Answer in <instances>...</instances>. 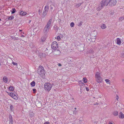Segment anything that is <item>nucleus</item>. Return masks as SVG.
I'll use <instances>...</instances> for the list:
<instances>
[{
  "label": "nucleus",
  "mask_w": 124,
  "mask_h": 124,
  "mask_svg": "<svg viewBox=\"0 0 124 124\" xmlns=\"http://www.w3.org/2000/svg\"><path fill=\"white\" fill-rule=\"evenodd\" d=\"M124 19V17H122L120 18L119 20H120L122 21Z\"/></svg>",
  "instance_id": "58836bf2"
},
{
  "label": "nucleus",
  "mask_w": 124,
  "mask_h": 124,
  "mask_svg": "<svg viewBox=\"0 0 124 124\" xmlns=\"http://www.w3.org/2000/svg\"><path fill=\"white\" fill-rule=\"evenodd\" d=\"M49 7L48 5L46 6L44 9V10L46 12H47L49 10Z\"/></svg>",
  "instance_id": "ddd939ff"
},
{
  "label": "nucleus",
  "mask_w": 124,
  "mask_h": 124,
  "mask_svg": "<svg viewBox=\"0 0 124 124\" xmlns=\"http://www.w3.org/2000/svg\"><path fill=\"white\" fill-rule=\"evenodd\" d=\"M31 85L32 86H34L35 85V83L34 81H33L31 83Z\"/></svg>",
  "instance_id": "412c9836"
},
{
  "label": "nucleus",
  "mask_w": 124,
  "mask_h": 124,
  "mask_svg": "<svg viewBox=\"0 0 124 124\" xmlns=\"http://www.w3.org/2000/svg\"><path fill=\"white\" fill-rule=\"evenodd\" d=\"M38 12H39V15H40V14H41V11H40V9H39V10H38Z\"/></svg>",
  "instance_id": "de8ad7c7"
},
{
  "label": "nucleus",
  "mask_w": 124,
  "mask_h": 124,
  "mask_svg": "<svg viewBox=\"0 0 124 124\" xmlns=\"http://www.w3.org/2000/svg\"><path fill=\"white\" fill-rule=\"evenodd\" d=\"M101 27L102 29H104L106 27V26L105 24H103L101 26Z\"/></svg>",
  "instance_id": "6ab92c4d"
},
{
  "label": "nucleus",
  "mask_w": 124,
  "mask_h": 124,
  "mask_svg": "<svg viewBox=\"0 0 124 124\" xmlns=\"http://www.w3.org/2000/svg\"><path fill=\"white\" fill-rule=\"evenodd\" d=\"M47 13H43L42 14V18H44L46 16L47 14Z\"/></svg>",
  "instance_id": "393cba45"
},
{
  "label": "nucleus",
  "mask_w": 124,
  "mask_h": 124,
  "mask_svg": "<svg viewBox=\"0 0 124 124\" xmlns=\"http://www.w3.org/2000/svg\"><path fill=\"white\" fill-rule=\"evenodd\" d=\"M121 57L122 58L124 57V53H122L121 54Z\"/></svg>",
  "instance_id": "e433bc0d"
},
{
  "label": "nucleus",
  "mask_w": 124,
  "mask_h": 124,
  "mask_svg": "<svg viewBox=\"0 0 124 124\" xmlns=\"http://www.w3.org/2000/svg\"><path fill=\"white\" fill-rule=\"evenodd\" d=\"M46 37L44 36H43L41 38V40L42 41L44 42L46 40Z\"/></svg>",
  "instance_id": "aec40b11"
},
{
  "label": "nucleus",
  "mask_w": 124,
  "mask_h": 124,
  "mask_svg": "<svg viewBox=\"0 0 124 124\" xmlns=\"http://www.w3.org/2000/svg\"><path fill=\"white\" fill-rule=\"evenodd\" d=\"M33 91L34 93H35L36 91V89H33Z\"/></svg>",
  "instance_id": "a18cd8bd"
},
{
  "label": "nucleus",
  "mask_w": 124,
  "mask_h": 124,
  "mask_svg": "<svg viewBox=\"0 0 124 124\" xmlns=\"http://www.w3.org/2000/svg\"><path fill=\"white\" fill-rule=\"evenodd\" d=\"M100 73L98 72H96L95 74V78H98L99 77H101L100 76Z\"/></svg>",
  "instance_id": "f8f14e48"
},
{
  "label": "nucleus",
  "mask_w": 124,
  "mask_h": 124,
  "mask_svg": "<svg viewBox=\"0 0 124 124\" xmlns=\"http://www.w3.org/2000/svg\"><path fill=\"white\" fill-rule=\"evenodd\" d=\"M14 17L13 16H12L9 17H8L7 18L8 20H12L14 18Z\"/></svg>",
  "instance_id": "a211bd4d"
},
{
  "label": "nucleus",
  "mask_w": 124,
  "mask_h": 124,
  "mask_svg": "<svg viewBox=\"0 0 124 124\" xmlns=\"http://www.w3.org/2000/svg\"><path fill=\"white\" fill-rule=\"evenodd\" d=\"M74 23L73 22H71L70 24V26L71 27H73L74 26Z\"/></svg>",
  "instance_id": "f704fd0d"
},
{
  "label": "nucleus",
  "mask_w": 124,
  "mask_h": 124,
  "mask_svg": "<svg viewBox=\"0 0 124 124\" xmlns=\"http://www.w3.org/2000/svg\"><path fill=\"white\" fill-rule=\"evenodd\" d=\"M81 3H78L76 5V6L77 7H78L80 5H81Z\"/></svg>",
  "instance_id": "4c0bfd02"
},
{
  "label": "nucleus",
  "mask_w": 124,
  "mask_h": 124,
  "mask_svg": "<svg viewBox=\"0 0 124 124\" xmlns=\"http://www.w3.org/2000/svg\"><path fill=\"white\" fill-rule=\"evenodd\" d=\"M89 53L90 54H93L94 53V51L93 49H90L89 50Z\"/></svg>",
  "instance_id": "cd10ccee"
},
{
  "label": "nucleus",
  "mask_w": 124,
  "mask_h": 124,
  "mask_svg": "<svg viewBox=\"0 0 124 124\" xmlns=\"http://www.w3.org/2000/svg\"><path fill=\"white\" fill-rule=\"evenodd\" d=\"M82 87H81V88ZM80 90H81V88L80 89Z\"/></svg>",
  "instance_id": "e2e57ef3"
},
{
  "label": "nucleus",
  "mask_w": 124,
  "mask_h": 124,
  "mask_svg": "<svg viewBox=\"0 0 124 124\" xmlns=\"http://www.w3.org/2000/svg\"><path fill=\"white\" fill-rule=\"evenodd\" d=\"M108 3V0H102L101 3L99 5L97 9L98 10H101L103 8L104 6H107Z\"/></svg>",
  "instance_id": "f257e3e1"
},
{
  "label": "nucleus",
  "mask_w": 124,
  "mask_h": 124,
  "mask_svg": "<svg viewBox=\"0 0 124 124\" xmlns=\"http://www.w3.org/2000/svg\"><path fill=\"white\" fill-rule=\"evenodd\" d=\"M19 31L20 32H21L22 31V30H19Z\"/></svg>",
  "instance_id": "6e6d98bb"
},
{
  "label": "nucleus",
  "mask_w": 124,
  "mask_h": 124,
  "mask_svg": "<svg viewBox=\"0 0 124 124\" xmlns=\"http://www.w3.org/2000/svg\"><path fill=\"white\" fill-rule=\"evenodd\" d=\"M82 22L80 21V23H78V25L79 26H81L82 25Z\"/></svg>",
  "instance_id": "c9c22d12"
},
{
  "label": "nucleus",
  "mask_w": 124,
  "mask_h": 124,
  "mask_svg": "<svg viewBox=\"0 0 124 124\" xmlns=\"http://www.w3.org/2000/svg\"><path fill=\"white\" fill-rule=\"evenodd\" d=\"M58 65L59 66H62V65L60 63H58Z\"/></svg>",
  "instance_id": "8fccbe9b"
},
{
  "label": "nucleus",
  "mask_w": 124,
  "mask_h": 124,
  "mask_svg": "<svg viewBox=\"0 0 124 124\" xmlns=\"http://www.w3.org/2000/svg\"><path fill=\"white\" fill-rule=\"evenodd\" d=\"M109 5L111 6H114L116 3V0H108Z\"/></svg>",
  "instance_id": "423d86ee"
},
{
  "label": "nucleus",
  "mask_w": 124,
  "mask_h": 124,
  "mask_svg": "<svg viewBox=\"0 0 124 124\" xmlns=\"http://www.w3.org/2000/svg\"><path fill=\"white\" fill-rule=\"evenodd\" d=\"M75 109H76V108H75Z\"/></svg>",
  "instance_id": "052dcab7"
},
{
  "label": "nucleus",
  "mask_w": 124,
  "mask_h": 124,
  "mask_svg": "<svg viewBox=\"0 0 124 124\" xmlns=\"http://www.w3.org/2000/svg\"><path fill=\"white\" fill-rule=\"evenodd\" d=\"M79 85L80 86H81V85H82L83 86V85H85V84L84 83L82 82L81 81H79Z\"/></svg>",
  "instance_id": "5701e85b"
},
{
  "label": "nucleus",
  "mask_w": 124,
  "mask_h": 124,
  "mask_svg": "<svg viewBox=\"0 0 124 124\" xmlns=\"http://www.w3.org/2000/svg\"><path fill=\"white\" fill-rule=\"evenodd\" d=\"M12 10L11 13L12 14L14 13L16 11V10L15 8H13L12 9Z\"/></svg>",
  "instance_id": "7c9ffc66"
},
{
  "label": "nucleus",
  "mask_w": 124,
  "mask_h": 124,
  "mask_svg": "<svg viewBox=\"0 0 124 124\" xmlns=\"http://www.w3.org/2000/svg\"><path fill=\"white\" fill-rule=\"evenodd\" d=\"M9 124H13V120L12 116L11 115H9Z\"/></svg>",
  "instance_id": "1a4fd4ad"
},
{
  "label": "nucleus",
  "mask_w": 124,
  "mask_h": 124,
  "mask_svg": "<svg viewBox=\"0 0 124 124\" xmlns=\"http://www.w3.org/2000/svg\"><path fill=\"white\" fill-rule=\"evenodd\" d=\"M97 35V32L96 31H94L92 32L91 35L92 37H95Z\"/></svg>",
  "instance_id": "9b49d317"
},
{
  "label": "nucleus",
  "mask_w": 124,
  "mask_h": 124,
  "mask_svg": "<svg viewBox=\"0 0 124 124\" xmlns=\"http://www.w3.org/2000/svg\"><path fill=\"white\" fill-rule=\"evenodd\" d=\"M23 11H21L20 12L19 14L20 15H23Z\"/></svg>",
  "instance_id": "c03bdc74"
},
{
  "label": "nucleus",
  "mask_w": 124,
  "mask_h": 124,
  "mask_svg": "<svg viewBox=\"0 0 124 124\" xmlns=\"http://www.w3.org/2000/svg\"><path fill=\"white\" fill-rule=\"evenodd\" d=\"M109 124H113V123L112 122H110L109 123Z\"/></svg>",
  "instance_id": "864d4df0"
},
{
  "label": "nucleus",
  "mask_w": 124,
  "mask_h": 124,
  "mask_svg": "<svg viewBox=\"0 0 124 124\" xmlns=\"http://www.w3.org/2000/svg\"><path fill=\"white\" fill-rule=\"evenodd\" d=\"M86 90L87 91H89V88H88V87H86Z\"/></svg>",
  "instance_id": "09e8293b"
},
{
  "label": "nucleus",
  "mask_w": 124,
  "mask_h": 124,
  "mask_svg": "<svg viewBox=\"0 0 124 124\" xmlns=\"http://www.w3.org/2000/svg\"><path fill=\"white\" fill-rule=\"evenodd\" d=\"M23 33V34H24V32H21V34H22V33Z\"/></svg>",
  "instance_id": "4d7b16f0"
},
{
  "label": "nucleus",
  "mask_w": 124,
  "mask_h": 124,
  "mask_svg": "<svg viewBox=\"0 0 124 124\" xmlns=\"http://www.w3.org/2000/svg\"><path fill=\"white\" fill-rule=\"evenodd\" d=\"M9 89V90L11 91H13L14 90V87H13L10 86Z\"/></svg>",
  "instance_id": "c85d7f7f"
},
{
  "label": "nucleus",
  "mask_w": 124,
  "mask_h": 124,
  "mask_svg": "<svg viewBox=\"0 0 124 124\" xmlns=\"http://www.w3.org/2000/svg\"><path fill=\"white\" fill-rule=\"evenodd\" d=\"M105 81L107 84H109L110 83L109 82L110 80L108 79H106L105 80Z\"/></svg>",
  "instance_id": "2f4dec72"
},
{
  "label": "nucleus",
  "mask_w": 124,
  "mask_h": 124,
  "mask_svg": "<svg viewBox=\"0 0 124 124\" xmlns=\"http://www.w3.org/2000/svg\"><path fill=\"white\" fill-rule=\"evenodd\" d=\"M50 8H51V9H53V7H50Z\"/></svg>",
  "instance_id": "5fc2aeb1"
},
{
  "label": "nucleus",
  "mask_w": 124,
  "mask_h": 124,
  "mask_svg": "<svg viewBox=\"0 0 124 124\" xmlns=\"http://www.w3.org/2000/svg\"><path fill=\"white\" fill-rule=\"evenodd\" d=\"M116 40L117 41V44L118 45L120 44L121 43V41L120 38H117Z\"/></svg>",
  "instance_id": "dca6fc26"
},
{
  "label": "nucleus",
  "mask_w": 124,
  "mask_h": 124,
  "mask_svg": "<svg viewBox=\"0 0 124 124\" xmlns=\"http://www.w3.org/2000/svg\"><path fill=\"white\" fill-rule=\"evenodd\" d=\"M43 124H49V122H46Z\"/></svg>",
  "instance_id": "49530a36"
},
{
  "label": "nucleus",
  "mask_w": 124,
  "mask_h": 124,
  "mask_svg": "<svg viewBox=\"0 0 124 124\" xmlns=\"http://www.w3.org/2000/svg\"><path fill=\"white\" fill-rule=\"evenodd\" d=\"M43 13H47V12H46V11H44V10H43Z\"/></svg>",
  "instance_id": "603ef678"
},
{
  "label": "nucleus",
  "mask_w": 124,
  "mask_h": 124,
  "mask_svg": "<svg viewBox=\"0 0 124 124\" xmlns=\"http://www.w3.org/2000/svg\"><path fill=\"white\" fill-rule=\"evenodd\" d=\"M3 81L6 82L7 83L8 81V79L6 77H4L3 78Z\"/></svg>",
  "instance_id": "f3484780"
},
{
  "label": "nucleus",
  "mask_w": 124,
  "mask_h": 124,
  "mask_svg": "<svg viewBox=\"0 0 124 124\" xmlns=\"http://www.w3.org/2000/svg\"><path fill=\"white\" fill-rule=\"evenodd\" d=\"M52 87L51 85L49 83H46L44 85V88L46 91H49Z\"/></svg>",
  "instance_id": "20e7f679"
},
{
  "label": "nucleus",
  "mask_w": 124,
  "mask_h": 124,
  "mask_svg": "<svg viewBox=\"0 0 124 124\" xmlns=\"http://www.w3.org/2000/svg\"><path fill=\"white\" fill-rule=\"evenodd\" d=\"M10 108L11 111H13L14 110L13 106L12 105H11L10 106Z\"/></svg>",
  "instance_id": "b1692460"
},
{
  "label": "nucleus",
  "mask_w": 124,
  "mask_h": 124,
  "mask_svg": "<svg viewBox=\"0 0 124 124\" xmlns=\"http://www.w3.org/2000/svg\"><path fill=\"white\" fill-rule=\"evenodd\" d=\"M112 114L114 116H117L118 114V112L117 111H114L112 113Z\"/></svg>",
  "instance_id": "2eb2a0df"
},
{
  "label": "nucleus",
  "mask_w": 124,
  "mask_h": 124,
  "mask_svg": "<svg viewBox=\"0 0 124 124\" xmlns=\"http://www.w3.org/2000/svg\"><path fill=\"white\" fill-rule=\"evenodd\" d=\"M9 94H8V95H10L12 97H13L14 96V95L15 94L14 93H9Z\"/></svg>",
  "instance_id": "4be33fe9"
},
{
  "label": "nucleus",
  "mask_w": 124,
  "mask_h": 124,
  "mask_svg": "<svg viewBox=\"0 0 124 124\" xmlns=\"http://www.w3.org/2000/svg\"><path fill=\"white\" fill-rule=\"evenodd\" d=\"M52 51L49 49L46 48V50H45V52L46 53L50 54L52 52Z\"/></svg>",
  "instance_id": "0eeeda50"
},
{
  "label": "nucleus",
  "mask_w": 124,
  "mask_h": 124,
  "mask_svg": "<svg viewBox=\"0 0 124 124\" xmlns=\"http://www.w3.org/2000/svg\"><path fill=\"white\" fill-rule=\"evenodd\" d=\"M58 47V46L56 42L54 41L52 43L51 45V47L53 50H56Z\"/></svg>",
  "instance_id": "39448f33"
},
{
  "label": "nucleus",
  "mask_w": 124,
  "mask_h": 124,
  "mask_svg": "<svg viewBox=\"0 0 124 124\" xmlns=\"http://www.w3.org/2000/svg\"><path fill=\"white\" fill-rule=\"evenodd\" d=\"M11 38L15 40H17L18 39V38H16L14 37H11Z\"/></svg>",
  "instance_id": "473e14b6"
},
{
  "label": "nucleus",
  "mask_w": 124,
  "mask_h": 124,
  "mask_svg": "<svg viewBox=\"0 0 124 124\" xmlns=\"http://www.w3.org/2000/svg\"><path fill=\"white\" fill-rule=\"evenodd\" d=\"M122 81H124V79H123L122 80Z\"/></svg>",
  "instance_id": "13d9d810"
},
{
  "label": "nucleus",
  "mask_w": 124,
  "mask_h": 124,
  "mask_svg": "<svg viewBox=\"0 0 124 124\" xmlns=\"http://www.w3.org/2000/svg\"><path fill=\"white\" fill-rule=\"evenodd\" d=\"M96 81L98 83H101L102 81V79L101 77L98 78H96Z\"/></svg>",
  "instance_id": "6e6552de"
},
{
  "label": "nucleus",
  "mask_w": 124,
  "mask_h": 124,
  "mask_svg": "<svg viewBox=\"0 0 124 124\" xmlns=\"http://www.w3.org/2000/svg\"><path fill=\"white\" fill-rule=\"evenodd\" d=\"M61 38L59 36H58L57 37V39L58 40H60Z\"/></svg>",
  "instance_id": "ea45409f"
},
{
  "label": "nucleus",
  "mask_w": 124,
  "mask_h": 124,
  "mask_svg": "<svg viewBox=\"0 0 124 124\" xmlns=\"http://www.w3.org/2000/svg\"><path fill=\"white\" fill-rule=\"evenodd\" d=\"M55 54L56 55H60L61 53V52L60 50H56H56H55Z\"/></svg>",
  "instance_id": "4468645a"
},
{
  "label": "nucleus",
  "mask_w": 124,
  "mask_h": 124,
  "mask_svg": "<svg viewBox=\"0 0 124 124\" xmlns=\"http://www.w3.org/2000/svg\"><path fill=\"white\" fill-rule=\"evenodd\" d=\"M52 19H50L46 25L45 27L43 30V31L45 33H47L49 31L50 28V26L52 22Z\"/></svg>",
  "instance_id": "7ed1b4c3"
},
{
  "label": "nucleus",
  "mask_w": 124,
  "mask_h": 124,
  "mask_svg": "<svg viewBox=\"0 0 124 124\" xmlns=\"http://www.w3.org/2000/svg\"><path fill=\"white\" fill-rule=\"evenodd\" d=\"M23 16H24V15H25L27 14V13L26 12H23Z\"/></svg>",
  "instance_id": "79ce46f5"
},
{
  "label": "nucleus",
  "mask_w": 124,
  "mask_h": 124,
  "mask_svg": "<svg viewBox=\"0 0 124 124\" xmlns=\"http://www.w3.org/2000/svg\"><path fill=\"white\" fill-rule=\"evenodd\" d=\"M119 117L120 118L123 119L124 118V115L122 112H120L119 114Z\"/></svg>",
  "instance_id": "9d476101"
},
{
  "label": "nucleus",
  "mask_w": 124,
  "mask_h": 124,
  "mask_svg": "<svg viewBox=\"0 0 124 124\" xmlns=\"http://www.w3.org/2000/svg\"><path fill=\"white\" fill-rule=\"evenodd\" d=\"M65 43L63 41L60 42V45L62 46H63L65 45Z\"/></svg>",
  "instance_id": "bb28decb"
},
{
  "label": "nucleus",
  "mask_w": 124,
  "mask_h": 124,
  "mask_svg": "<svg viewBox=\"0 0 124 124\" xmlns=\"http://www.w3.org/2000/svg\"><path fill=\"white\" fill-rule=\"evenodd\" d=\"M99 104V103L97 102H96L95 104H94V105H98Z\"/></svg>",
  "instance_id": "3c124183"
},
{
  "label": "nucleus",
  "mask_w": 124,
  "mask_h": 124,
  "mask_svg": "<svg viewBox=\"0 0 124 124\" xmlns=\"http://www.w3.org/2000/svg\"><path fill=\"white\" fill-rule=\"evenodd\" d=\"M12 64L14 65H16V66H17V65H18L17 63H16V62H12Z\"/></svg>",
  "instance_id": "a19ab883"
},
{
  "label": "nucleus",
  "mask_w": 124,
  "mask_h": 124,
  "mask_svg": "<svg viewBox=\"0 0 124 124\" xmlns=\"http://www.w3.org/2000/svg\"><path fill=\"white\" fill-rule=\"evenodd\" d=\"M84 82V83H86L87 82V80L86 78L85 77L83 79Z\"/></svg>",
  "instance_id": "c756f323"
},
{
  "label": "nucleus",
  "mask_w": 124,
  "mask_h": 124,
  "mask_svg": "<svg viewBox=\"0 0 124 124\" xmlns=\"http://www.w3.org/2000/svg\"><path fill=\"white\" fill-rule=\"evenodd\" d=\"M116 99L118 100V98H119V97L118 95H116Z\"/></svg>",
  "instance_id": "37998d69"
},
{
  "label": "nucleus",
  "mask_w": 124,
  "mask_h": 124,
  "mask_svg": "<svg viewBox=\"0 0 124 124\" xmlns=\"http://www.w3.org/2000/svg\"><path fill=\"white\" fill-rule=\"evenodd\" d=\"M54 30L56 31H57L58 30V29L57 28V26L56 25H55L54 26Z\"/></svg>",
  "instance_id": "a878e982"
},
{
  "label": "nucleus",
  "mask_w": 124,
  "mask_h": 124,
  "mask_svg": "<svg viewBox=\"0 0 124 124\" xmlns=\"http://www.w3.org/2000/svg\"><path fill=\"white\" fill-rule=\"evenodd\" d=\"M21 37H24V36L23 35H22L21 36Z\"/></svg>",
  "instance_id": "bf43d9fd"
},
{
  "label": "nucleus",
  "mask_w": 124,
  "mask_h": 124,
  "mask_svg": "<svg viewBox=\"0 0 124 124\" xmlns=\"http://www.w3.org/2000/svg\"><path fill=\"white\" fill-rule=\"evenodd\" d=\"M37 72L41 77L43 78H45V71L44 70V68L41 65L39 66Z\"/></svg>",
  "instance_id": "f03ea898"
},
{
  "label": "nucleus",
  "mask_w": 124,
  "mask_h": 124,
  "mask_svg": "<svg viewBox=\"0 0 124 124\" xmlns=\"http://www.w3.org/2000/svg\"><path fill=\"white\" fill-rule=\"evenodd\" d=\"M1 21V19L0 18V21Z\"/></svg>",
  "instance_id": "680f3d73"
},
{
  "label": "nucleus",
  "mask_w": 124,
  "mask_h": 124,
  "mask_svg": "<svg viewBox=\"0 0 124 124\" xmlns=\"http://www.w3.org/2000/svg\"><path fill=\"white\" fill-rule=\"evenodd\" d=\"M12 98H14V99L16 100H17L18 99L17 97V96L15 94L14 96Z\"/></svg>",
  "instance_id": "72a5a7b5"
}]
</instances>
